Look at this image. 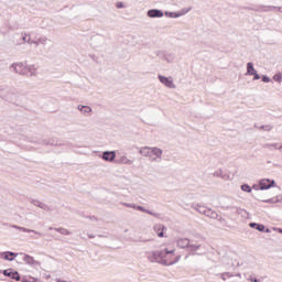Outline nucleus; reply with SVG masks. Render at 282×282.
Returning <instances> with one entry per match:
<instances>
[{
  "label": "nucleus",
  "instance_id": "46",
  "mask_svg": "<svg viewBox=\"0 0 282 282\" xmlns=\"http://www.w3.org/2000/svg\"><path fill=\"white\" fill-rule=\"evenodd\" d=\"M223 276H228V278H230V276H232V274H230V272H225V273H223Z\"/></svg>",
  "mask_w": 282,
  "mask_h": 282
},
{
  "label": "nucleus",
  "instance_id": "11",
  "mask_svg": "<svg viewBox=\"0 0 282 282\" xmlns=\"http://www.w3.org/2000/svg\"><path fill=\"white\" fill-rule=\"evenodd\" d=\"M276 184L274 180L263 178L260 181V191H268L269 188H272Z\"/></svg>",
  "mask_w": 282,
  "mask_h": 282
},
{
  "label": "nucleus",
  "instance_id": "4",
  "mask_svg": "<svg viewBox=\"0 0 282 282\" xmlns=\"http://www.w3.org/2000/svg\"><path fill=\"white\" fill-rule=\"evenodd\" d=\"M11 72H13V74H18L19 76H23V74H25V62H18V63H13L10 66Z\"/></svg>",
  "mask_w": 282,
  "mask_h": 282
},
{
  "label": "nucleus",
  "instance_id": "53",
  "mask_svg": "<svg viewBox=\"0 0 282 282\" xmlns=\"http://www.w3.org/2000/svg\"><path fill=\"white\" fill-rule=\"evenodd\" d=\"M22 282H28V279L23 278V279H22Z\"/></svg>",
  "mask_w": 282,
  "mask_h": 282
},
{
  "label": "nucleus",
  "instance_id": "29",
  "mask_svg": "<svg viewBox=\"0 0 282 282\" xmlns=\"http://www.w3.org/2000/svg\"><path fill=\"white\" fill-rule=\"evenodd\" d=\"M262 202H263V204H279V202H281V199H279V197H273V198L264 199Z\"/></svg>",
  "mask_w": 282,
  "mask_h": 282
},
{
  "label": "nucleus",
  "instance_id": "30",
  "mask_svg": "<svg viewBox=\"0 0 282 282\" xmlns=\"http://www.w3.org/2000/svg\"><path fill=\"white\" fill-rule=\"evenodd\" d=\"M43 144H45L46 147H47V145L57 147L58 141H57V140H54V139H50L48 141H43Z\"/></svg>",
  "mask_w": 282,
  "mask_h": 282
},
{
  "label": "nucleus",
  "instance_id": "44",
  "mask_svg": "<svg viewBox=\"0 0 282 282\" xmlns=\"http://www.w3.org/2000/svg\"><path fill=\"white\" fill-rule=\"evenodd\" d=\"M91 221H98V218H96V216H90L88 217Z\"/></svg>",
  "mask_w": 282,
  "mask_h": 282
},
{
  "label": "nucleus",
  "instance_id": "10",
  "mask_svg": "<svg viewBox=\"0 0 282 282\" xmlns=\"http://www.w3.org/2000/svg\"><path fill=\"white\" fill-rule=\"evenodd\" d=\"M187 12H191L189 9H183V12H171V11H165V17L169 19H180V17H184V14H187Z\"/></svg>",
  "mask_w": 282,
  "mask_h": 282
},
{
  "label": "nucleus",
  "instance_id": "34",
  "mask_svg": "<svg viewBox=\"0 0 282 282\" xmlns=\"http://www.w3.org/2000/svg\"><path fill=\"white\" fill-rule=\"evenodd\" d=\"M28 44L29 45H35V47H39L40 45V42H39V39L36 41L32 40V37H28Z\"/></svg>",
  "mask_w": 282,
  "mask_h": 282
},
{
  "label": "nucleus",
  "instance_id": "19",
  "mask_svg": "<svg viewBox=\"0 0 282 282\" xmlns=\"http://www.w3.org/2000/svg\"><path fill=\"white\" fill-rule=\"evenodd\" d=\"M249 226L250 228H254L259 232H270V229H265V226L261 224L250 223Z\"/></svg>",
  "mask_w": 282,
  "mask_h": 282
},
{
  "label": "nucleus",
  "instance_id": "14",
  "mask_svg": "<svg viewBox=\"0 0 282 282\" xmlns=\"http://www.w3.org/2000/svg\"><path fill=\"white\" fill-rule=\"evenodd\" d=\"M23 254V261L26 263V265H40L39 261L34 260V257L28 254V253H20Z\"/></svg>",
  "mask_w": 282,
  "mask_h": 282
},
{
  "label": "nucleus",
  "instance_id": "3",
  "mask_svg": "<svg viewBox=\"0 0 282 282\" xmlns=\"http://www.w3.org/2000/svg\"><path fill=\"white\" fill-rule=\"evenodd\" d=\"M176 246L177 248H181L183 250L184 249L188 250V252H197V250L202 248V245L193 243V241H191L188 238H180L176 241Z\"/></svg>",
  "mask_w": 282,
  "mask_h": 282
},
{
  "label": "nucleus",
  "instance_id": "5",
  "mask_svg": "<svg viewBox=\"0 0 282 282\" xmlns=\"http://www.w3.org/2000/svg\"><path fill=\"white\" fill-rule=\"evenodd\" d=\"M162 149L158 147H152V156H150V162H162Z\"/></svg>",
  "mask_w": 282,
  "mask_h": 282
},
{
  "label": "nucleus",
  "instance_id": "27",
  "mask_svg": "<svg viewBox=\"0 0 282 282\" xmlns=\"http://www.w3.org/2000/svg\"><path fill=\"white\" fill-rule=\"evenodd\" d=\"M262 148H264V149H269L270 151H272V149H279V143H264L263 145H262Z\"/></svg>",
  "mask_w": 282,
  "mask_h": 282
},
{
  "label": "nucleus",
  "instance_id": "12",
  "mask_svg": "<svg viewBox=\"0 0 282 282\" xmlns=\"http://www.w3.org/2000/svg\"><path fill=\"white\" fill-rule=\"evenodd\" d=\"M147 14L150 19H162L164 17V12L160 9H151Z\"/></svg>",
  "mask_w": 282,
  "mask_h": 282
},
{
  "label": "nucleus",
  "instance_id": "38",
  "mask_svg": "<svg viewBox=\"0 0 282 282\" xmlns=\"http://www.w3.org/2000/svg\"><path fill=\"white\" fill-rule=\"evenodd\" d=\"M273 80H275V83H282V76H281V74H275V75L273 76Z\"/></svg>",
  "mask_w": 282,
  "mask_h": 282
},
{
  "label": "nucleus",
  "instance_id": "21",
  "mask_svg": "<svg viewBox=\"0 0 282 282\" xmlns=\"http://www.w3.org/2000/svg\"><path fill=\"white\" fill-rule=\"evenodd\" d=\"M164 230H166V227L164 225H154V232H156L158 237H164Z\"/></svg>",
  "mask_w": 282,
  "mask_h": 282
},
{
  "label": "nucleus",
  "instance_id": "23",
  "mask_svg": "<svg viewBox=\"0 0 282 282\" xmlns=\"http://www.w3.org/2000/svg\"><path fill=\"white\" fill-rule=\"evenodd\" d=\"M48 230H55V232H59V235H64V236L72 235V231H69V229H66L63 227H59V228L50 227Z\"/></svg>",
  "mask_w": 282,
  "mask_h": 282
},
{
  "label": "nucleus",
  "instance_id": "47",
  "mask_svg": "<svg viewBox=\"0 0 282 282\" xmlns=\"http://www.w3.org/2000/svg\"><path fill=\"white\" fill-rule=\"evenodd\" d=\"M88 238H89V239H95L96 236H94V235H91V234H88Z\"/></svg>",
  "mask_w": 282,
  "mask_h": 282
},
{
  "label": "nucleus",
  "instance_id": "32",
  "mask_svg": "<svg viewBox=\"0 0 282 282\" xmlns=\"http://www.w3.org/2000/svg\"><path fill=\"white\" fill-rule=\"evenodd\" d=\"M259 129L260 131H271L272 129H274V126L272 124L260 126Z\"/></svg>",
  "mask_w": 282,
  "mask_h": 282
},
{
  "label": "nucleus",
  "instance_id": "26",
  "mask_svg": "<svg viewBox=\"0 0 282 282\" xmlns=\"http://www.w3.org/2000/svg\"><path fill=\"white\" fill-rule=\"evenodd\" d=\"M256 72L254 64L252 62L247 63V75L252 76Z\"/></svg>",
  "mask_w": 282,
  "mask_h": 282
},
{
  "label": "nucleus",
  "instance_id": "8",
  "mask_svg": "<svg viewBox=\"0 0 282 282\" xmlns=\"http://www.w3.org/2000/svg\"><path fill=\"white\" fill-rule=\"evenodd\" d=\"M30 204H32L33 206H36L37 208H41L42 210H45V213H52V208L50 206H47V204H45L39 199L32 198L30 200Z\"/></svg>",
  "mask_w": 282,
  "mask_h": 282
},
{
  "label": "nucleus",
  "instance_id": "18",
  "mask_svg": "<svg viewBox=\"0 0 282 282\" xmlns=\"http://www.w3.org/2000/svg\"><path fill=\"white\" fill-rule=\"evenodd\" d=\"M213 175H214V177H219L220 180H224L225 182H228V180H230V175L225 173L223 170H217L216 172H214Z\"/></svg>",
  "mask_w": 282,
  "mask_h": 282
},
{
  "label": "nucleus",
  "instance_id": "40",
  "mask_svg": "<svg viewBox=\"0 0 282 282\" xmlns=\"http://www.w3.org/2000/svg\"><path fill=\"white\" fill-rule=\"evenodd\" d=\"M28 39H30V35L28 33H22L23 43H28Z\"/></svg>",
  "mask_w": 282,
  "mask_h": 282
},
{
  "label": "nucleus",
  "instance_id": "36",
  "mask_svg": "<svg viewBox=\"0 0 282 282\" xmlns=\"http://www.w3.org/2000/svg\"><path fill=\"white\" fill-rule=\"evenodd\" d=\"M241 191H243L245 193H252V187H250V185L248 184H242Z\"/></svg>",
  "mask_w": 282,
  "mask_h": 282
},
{
  "label": "nucleus",
  "instance_id": "7",
  "mask_svg": "<svg viewBox=\"0 0 282 282\" xmlns=\"http://www.w3.org/2000/svg\"><path fill=\"white\" fill-rule=\"evenodd\" d=\"M24 72H25V74H23V76H26L29 78L36 76V72H37L36 65H34V64L28 65V63H25Z\"/></svg>",
  "mask_w": 282,
  "mask_h": 282
},
{
  "label": "nucleus",
  "instance_id": "50",
  "mask_svg": "<svg viewBox=\"0 0 282 282\" xmlns=\"http://www.w3.org/2000/svg\"><path fill=\"white\" fill-rule=\"evenodd\" d=\"M252 188H254L256 191H259V185H253Z\"/></svg>",
  "mask_w": 282,
  "mask_h": 282
},
{
  "label": "nucleus",
  "instance_id": "52",
  "mask_svg": "<svg viewBox=\"0 0 282 282\" xmlns=\"http://www.w3.org/2000/svg\"><path fill=\"white\" fill-rule=\"evenodd\" d=\"M278 232H280V235H282V229H281V228H278Z\"/></svg>",
  "mask_w": 282,
  "mask_h": 282
},
{
  "label": "nucleus",
  "instance_id": "15",
  "mask_svg": "<svg viewBox=\"0 0 282 282\" xmlns=\"http://www.w3.org/2000/svg\"><path fill=\"white\" fill-rule=\"evenodd\" d=\"M101 158L105 162H113L116 160V151H105Z\"/></svg>",
  "mask_w": 282,
  "mask_h": 282
},
{
  "label": "nucleus",
  "instance_id": "20",
  "mask_svg": "<svg viewBox=\"0 0 282 282\" xmlns=\"http://www.w3.org/2000/svg\"><path fill=\"white\" fill-rule=\"evenodd\" d=\"M191 207L197 213H199L200 215H205L206 210L208 209V207L200 204H195V203H193Z\"/></svg>",
  "mask_w": 282,
  "mask_h": 282
},
{
  "label": "nucleus",
  "instance_id": "31",
  "mask_svg": "<svg viewBox=\"0 0 282 282\" xmlns=\"http://www.w3.org/2000/svg\"><path fill=\"white\" fill-rule=\"evenodd\" d=\"M48 41H50V39H47V36H45V35H42V36L39 37L40 45L45 46V45H47Z\"/></svg>",
  "mask_w": 282,
  "mask_h": 282
},
{
  "label": "nucleus",
  "instance_id": "39",
  "mask_svg": "<svg viewBox=\"0 0 282 282\" xmlns=\"http://www.w3.org/2000/svg\"><path fill=\"white\" fill-rule=\"evenodd\" d=\"M122 206H126L127 208H135V204H131V203H121Z\"/></svg>",
  "mask_w": 282,
  "mask_h": 282
},
{
  "label": "nucleus",
  "instance_id": "28",
  "mask_svg": "<svg viewBox=\"0 0 282 282\" xmlns=\"http://www.w3.org/2000/svg\"><path fill=\"white\" fill-rule=\"evenodd\" d=\"M276 10L275 6H263L262 4V12H274Z\"/></svg>",
  "mask_w": 282,
  "mask_h": 282
},
{
  "label": "nucleus",
  "instance_id": "49",
  "mask_svg": "<svg viewBox=\"0 0 282 282\" xmlns=\"http://www.w3.org/2000/svg\"><path fill=\"white\" fill-rule=\"evenodd\" d=\"M218 219V221H226V219H224V217H219V218H217Z\"/></svg>",
  "mask_w": 282,
  "mask_h": 282
},
{
  "label": "nucleus",
  "instance_id": "55",
  "mask_svg": "<svg viewBox=\"0 0 282 282\" xmlns=\"http://www.w3.org/2000/svg\"><path fill=\"white\" fill-rule=\"evenodd\" d=\"M279 151H282V144L279 147Z\"/></svg>",
  "mask_w": 282,
  "mask_h": 282
},
{
  "label": "nucleus",
  "instance_id": "45",
  "mask_svg": "<svg viewBox=\"0 0 282 282\" xmlns=\"http://www.w3.org/2000/svg\"><path fill=\"white\" fill-rule=\"evenodd\" d=\"M117 8H124V4L122 2H117Z\"/></svg>",
  "mask_w": 282,
  "mask_h": 282
},
{
  "label": "nucleus",
  "instance_id": "35",
  "mask_svg": "<svg viewBox=\"0 0 282 282\" xmlns=\"http://www.w3.org/2000/svg\"><path fill=\"white\" fill-rule=\"evenodd\" d=\"M120 162L121 164H128V165L133 164V161L129 160L127 156H121Z\"/></svg>",
  "mask_w": 282,
  "mask_h": 282
},
{
  "label": "nucleus",
  "instance_id": "54",
  "mask_svg": "<svg viewBox=\"0 0 282 282\" xmlns=\"http://www.w3.org/2000/svg\"><path fill=\"white\" fill-rule=\"evenodd\" d=\"M57 282H67V281H65V280H59V279H58Z\"/></svg>",
  "mask_w": 282,
  "mask_h": 282
},
{
  "label": "nucleus",
  "instance_id": "13",
  "mask_svg": "<svg viewBox=\"0 0 282 282\" xmlns=\"http://www.w3.org/2000/svg\"><path fill=\"white\" fill-rule=\"evenodd\" d=\"M10 228H14L15 230H20L21 232H33V235H39V237H43V234H41L36 230L28 229L25 227H21V226H18V225H10Z\"/></svg>",
  "mask_w": 282,
  "mask_h": 282
},
{
  "label": "nucleus",
  "instance_id": "25",
  "mask_svg": "<svg viewBox=\"0 0 282 282\" xmlns=\"http://www.w3.org/2000/svg\"><path fill=\"white\" fill-rule=\"evenodd\" d=\"M78 111H80L84 116H87V113H91V107L89 106H83V105H79L77 107Z\"/></svg>",
  "mask_w": 282,
  "mask_h": 282
},
{
  "label": "nucleus",
  "instance_id": "24",
  "mask_svg": "<svg viewBox=\"0 0 282 282\" xmlns=\"http://www.w3.org/2000/svg\"><path fill=\"white\" fill-rule=\"evenodd\" d=\"M14 257H19V253H14L12 251L3 252V259L6 261H14Z\"/></svg>",
  "mask_w": 282,
  "mask_h": 282
},
{
  "label": "nucleus",
  "instance_id": "51",
  "mask_svg": "<svg viewBox=\"0 0 282 282\" xmlns=\"http://www.w3.org/2000/svg\"><path fill=\"white\" fill-rule=\"evenodd\" d=\"M254 129H259L260 127H259V124H257V123H254Z\"/></svg>",
  "mask_w": 282,
  "mask_h": 282
},
{
  "label": "nucleus",
  "instance_id": "2",
  "mask_svg": "<svg viewBox=\"0 0 282 282\" xmlns=\"http://www.w3.org/2000/svg\"><path fill=\"white\" fill-rule=\"evenodd\" d=\"M173 252H175V251L174 250L169 251L167 249L150 251V252H148V259L152 263H166V260H164V258L167 254H173Z\"/></svg>",
  "mask_w": 282,
  "mask_h": 282
},
{
  "label": "nucleus",
  "instance_id": "41",
  "mask_svg": "<svg viewBox=\"0 0 282 282\" xmlns=\"http://www.w3.org/2000/svg\"><path fill=\"white\" fill-rule=\"evenodd\" d=\"M272 79H270V77H268V75H263L262 76V83H270Z\"/></svg>",
  "mask_w": 282,
  "mask_h": 282
},
{
  "label": "nucleus",
  "instance_id": "43",
  "mask_svg": "<svg viewBox=\"0 0 282 282\" xmlns=\"http://www.w3.org/2000/svg\"><path fill=\"white\" fill-rule=\"evenodd\" d=\"M249 281L251 282H261V280L257 279V278H253V276H250L249 278Z\"/></svg>",
  "mask_w": 282,
  "mask_h": 282
},
{
  "label": "nucleus",
  "instance_id": "22",
  "mask_svg": "<svg viewBox=\"0 0 282 282\" xmlns=\"http://www.w3.org/2000/svg\"><path fill=\"white\" fill-rule=\"evenodd\" d=\"M204 215H205V217H209V219H218L219 218V214H217V212H215L208 207Z\"/></svg>",
  "mask_w": 282,
  "mask_h": 282
},
{
  "label": "nucleus",
  "instance_id": "48",
  "mask_svg": "<svg viewBox=\"0 0 282 282\" xmlns=\"http://www.w3.org/2000/svg\"><path fill=\"white\" fill-rule=\"evenodd\" d=\"M278 12H281L282 13V7H276Z\"/></svg>",
  "mask_w": 282,
  "mask_h": 282
},
{
  "label": "nucleus",
  "instance_id": "42",
  "mask_svg": "<svg viewBox=\"0 0 282 282\" xmlns=\"http://www.w3.org/2000/svg\"><path fill=\"white\" fill-rule=\"evenodd\" d=\"M253 76V80H259L261 78V76L259 75V73H257V70L252 74Z\"/></svg>",
  "mask_w": 282,
  "mask_h": 282
},
{
  "label": "nucleus",
  "instance_id": "33",
  "mask_svg": "<svg viewBox=\"0 0 282 282\" xmlns=\"http://www.w3.org/2000/svg\"><path fill=\"white\" fill-rule=\"evenodd\" d=\"M249 10H252L253 12H263V4L251 7Z\"/></svg>",
  "mask_w": 282,
  "mask_h": 282
},
{
  "label": "nucleus",
  "instance_id": "6",
  "mask_svg": "<svg viewBox=\"0 0 282 282\" xmlns=\"http://www.w3.org/2000/svg\"><path fill=\"white\" fill-rule=\"evenodd\" d=\"M2 274L4 276H8L9 279H12L13 281H21V275L19 274V271H14V269L12 268L3 270Z\"/></svg>",
  "mask_w": 282,
  "mask_h": 282
},
{
  "label": "nucleus",
  "instance_id": "17",
  "mask_svg": "<svg viewBox=\"0 0 282 282\" xmlns=\"http://www.w3.org/2000/svg\"><path fill=\"white\" fill-rule=\"evenodd\" d=\"M134 210H140L141 213H147V215H151L152 217L160 218V214L153 213L140 205H135Z\"/></svg>",
  "mask_w": 282,
  "mask_h": 282
},
{
  "label": "nucleus",
  "instance_id": "37",
  "mask_svg": "<svg viewBox=\"0 0 282 282\" xmlns=\"http://www.w3.org/2000/svg\"><path fill=\"white\" fill-rule=\"evenodd\" d=\"M163 61H166L167 63H173V58L171 54H163L162 56Z\"/></svg>",
  "mask_w": 282,
  "mask_h": 282
},
{
  "label": "nucleus",
  "instance_id": "9",
  "mask_svg": "<svg viewBox=\"0 0 282 282\" xmlns=\"http://www.w3.org/2000/svg\"><path fill=\"white\" fill-rule=\"evenodd\" d=\"M158 78L160 83H162V85H165V87H169V89H175V84L173 83V79H171V77L159 75Z\"/></svg>",
  "mask_w": 282,
  "mask_h": 282
},
{
  "label": "nucleus",
  "instance_id": "56",
  "mask_svg": "<svg viewBox=\"0 0 282 282\" xmlns=\"http://www.w3.org/2000/svg\"><path fill=\"white\" fill-rule=\"evenodd\" d=\"M0 257H3V253L0 252Z\"/></svg>",
  "mask_w": 282,
  "mask_h": 282
},
{
  "label": "nucleus",
  "instance_id": "1",
  "mask_svg": "<svg viewBox=\"0 0 282 282\" xmlns=\"http://www.w3.org/2000/svg\"><path fill=\"white\" fill-rule=\"evenodd\" d=\"M0 98L13 105H21V93H19V89L6 84H0Z\"/></svg>",
  "mask_w": 282,
  "mask_h": 282
},
{
  "label": "nucleus",
  "instance_id": "16",
  "mask_svg": "<svg viewBox=\"0 0 282 282\" xmlns=\"http://www.w3.org/2000/svg\"><path fill=\"white\" fill-rule=\"evenodd\" d=\"M140 155H143V158H152L153 148L151 147H143L139 150Z\"/></svg>",
  "mask_w": 282,
  "mask_h": 282
}]
</instances>
